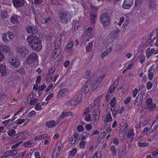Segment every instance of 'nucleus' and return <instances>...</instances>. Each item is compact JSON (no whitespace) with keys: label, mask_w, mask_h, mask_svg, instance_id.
<instances>
[{"label":"nucleus","mask_w":158,"mask_h":158,"mask_svg":"<svg viewBox=\"0 0 158 158\" xmlns=\"http://www.w3.org/2000/svg\"><path fill=\"white\" fill-rule=\"evenodd\" d=\"M43 2V0H34V3L35 5L40 4Z\"/></svg>","instance_id":"63"},{"label":"nucleus","mask_w":158,"mask_h":158,"mask_svg":"<svg viewBox=\"0 0 158 158\" xmlns=\"http://www.w3.org/2000/svg\"><path fill=\"white\" fill-rule=\"evenodd\" d=\"M148 3L149 8L151 9H153L156 6L155 0H149Z\"/></svg>","instance_id":"23"},{"label":"nucleus","mask_w":158,"mask_h":158,"mask_svg":"<svg viewBox=\"0 0 158 158\" xmlns=\"http://www.w3.org/2000/svg\"><path fill=\"white\" fill-rule=\"evenodd\" d=\"M45 125L48 128H52L56 125V123L54 120H52L47 122Z\"/></svg>","instance_id":"18"},{"label":"nucleus","mask_w":158,"mask_h":158,"mask_svg":"<svg viewBox=\"0 0 158 158\" xmlns=\"http://www.w3.org/2000/svg\"><path fill=\"white\" fill-rule=\"evenodd\" d=\"M46 82H50L52 79V76L50 75H48L46 76L45 78Z\"/></svg>","instance_id":"46"},{"label":"nucleus","mask_w":158,"mask_h":158,"mask_svg":"<svg viewBox=\"0 0 158 158\" xmlns=\"http://www.w3.org/2000/svg\"><path fill=\"white\" fill-rule=\"evenodd\" d=\"M134 135V131L133 129H131L128 131L127 134V137L128 138H129L130 137H133Z\"/></svg>","instance_id":"34"},{"label":"nucleus","mask_w":158,"mask_h":158,"mask_svg":"<svg viewBox=\"0 0 158 158\" xmlns=\"http://www.w3.org/2000/svg\"><path fill=\"white\" fill-rule=\"evenodd\" d=\"M77 152V149L74 148L73 149L72 151H70L69 154L72 157L74 156Z\"/></svg>","instance_id":"38"},{"label":"nucleus","mask_w":158,"mask_h":158,"mask_svg":"<svg viewBox=\"0 0 158 158\" xmlns=\"http://www.w3.org/2000/svg\"><path fill=\"white\" fill-rule=\"evenodd\" d=\"M25 0H12L14 6L16 8L21 7L24 5Z\"/></svg>","instance_id":"9"},{"label":"nucleus","mask_w":158,"mask_h":158,"mask_svg":"<svg viewBox=\"0 0 158 158\" xmlns=\"http://www.w3.org/2000/svg\"><path fill=\"white\" fill-rule=\"evenodd\" d=\"M156 122V121H153L151 127L150 128V131L151 133H153L157 128L158 127V124H155V126L153 127V124Z\"/></svg>","instance_id":"26"},{"label":"nucleus","mask_w":158,"mask_h":158,"mask_svg":"<svg viewBox=\"0 0 158 158\" xmlns=\"http://www.w3.org/2000/svg\"><path fill=\"white\" fill-rule=\"evenodd\" d=\"M91 17L90 19L91 22L92 23H94L96 19L97 15L95 14H90Z\"/></svg>","instance_id":"35"},{"label":"nucleus","mask_w":158,"mask_h":158,"mask_svg":"<svg viewBox=\"0 0 158 158\" xmlns=\"http://www.w3.org/2000/svg\"><path fill=\"white\" fill-rule=\"evenodd\" d=\"M103 78V76H102L97 79L94 75L91 76L90 78L88 79L84 86V93L86 94L89 92L95 90Z\"/></svg>","instance_id":"1"},{"label":"nucleus","mask_w":158,"mask_h":158,"mask_svg":"<svg viewBox=\"0 0 158 158\" xmlns=\"http://www.w3.org/2000/svg\"><path fill=\"white\" fill-rule=\"evenodd\" d=\"M55 47L56 48H61V39L59 40L56 39L55 41Z\"/></svg>","instance_id":"22"},{"label":"nucleus","mask_w":158,"mask_h":158,"mask_svg":"<svg viewBox=\"0 0 158 158\" xmlns=\"http://www.w3.org/2000/svg\"><path fill=\"white\" fill-rule=\"evenodd\" d=\"M138 145L140 147H144L148 146L149 143L146 142H139Z\"/></svg>","instance_id":"33"},{"label":"nucleus","mask_w":158,"mask_h":158,"mask_svg":"<svg viewBox=\"0 0 158 158\" xmlns=\"http://www.w3.org/2000/svg\"><path fill=\"white\" fill-rule=\"evenodd\" d=\"M22 134L21 132H20L16 135H14L13 137V139L14 140H18L23 137Z\"/></svg>","instance_id":"27"},{"label":"nucleus","mask_w":158,"mask_h":158,"mask_svg":"<svg viewBox=\"0 0 158 158\" xmlns=\"http://www.w3.org/2000/svg\"><path fill=\"white\" fill-rule=\"evenodd\" d=\"M86 142L85 141H81L79 143V146L80 148H85Z\"/></svg>","instance_id":"56"},{"label":"nucleus","mask_w":158,"mask_h":158,"mask_svg":"<svg viewBox=\"0 0 158 158\" xmlns=\"http://www.w3.org/2000/svg\"><path fill=\"white\" fill-rule=\"evenodd\" d=\"M146 85L147 88L148 90L151 89L152 86V83L150 81L148 82L146 84Z\"/></svg>","instance_id":"49"},{"label":"nucleus","mask_w":158,"mask_h":158,"mask_svg":"<svg viewBox=\"0 0 158 158\" xmlns=\"http://www.w3.org/2000/svg\"><path fill=\"white\" fill-rule=\"evenodd\" d=\"M92 31H87V30L86 31V35L88 36L89 37L91 38L93 36V34L92 33Z\"/></svg>","instance_id":"60"},{"label":"nucleus","mask_w":158,"mask_h":158,"mask_svg":"<svg viewBox=\"0 0 158 158\" xmlns=\"http://www.w3.org/2000/svg\"><path fill=\"white\" fill-rule=\"evenodd\" d=\"M112 118L111 116L110 112L108 113L106 115L105 119L106 122L108 123L109 122H111L112 120Z\"/></svg>","instance_id":"29"},{"label":"nucleus","mask_w":158,"mask_h":158,"mask_svg":"<svg viewBox=\"0 0 158 158\" xmlns=\"http://www.w3.org/2000/svg\"><path fill=\"white\" fill-rule=\"evenodd\" d=\"M67 92V90L66 89H63L59 90L58 92V94L57 95V98H60L64 94H66Z\"/></svg>","instance_id":"21"},{"label":"nucleus","mask_w":158,"mask_h":158,"mask_svg":"<svg viewBox=\"0 0 158 158\" xmlns=\"http://www.w3.org/2000/svg\"><path fill=\"white\" fill-rule=\"evenodd\" d=\"M11 156H14L17 154L18 151L16 149H13L10 150Z\"/></svg>","instance_id":"52"},{"label":"nucleus","mask_w":158,"mask_h":158,"mask_svg":"<svg viewBox=\"0 0 158 158\" xmlns=\"http://www.w3.org/2000/svg\"><path fill=\"white\" fill-rule=\"evenodd\" d=\"M52 22V19L50 17L44 18L43 19L42 22L43 23L49 24Z\"/></svg>","instance_id":"31"},{"label":"nucleus","mask_w":158,"mask_h":158,"mask_svg":"<svg viewBox=\"0 0 158 158\" xmlns=\"http://www.w3.org/2000/svg\"><path fill=\"white\" fill-rule=\"evenodd\" d=\"M14 37V34L11 32L7 31L3 34L2 36V41L5 43L11 42Z\"/></svg>","instance_id":"4"},{"label":"nucleus","mask_w":158,"mask_h":158,"mask_svg":"<svg viewBox=\"0 0 158 158\" xmlns=\"http://www.w3.org/2000/svg\"><path fill=\"white\" fill-rule=\"evenodd\" d=\"M33 95H30L28 97V98L27 99V102H28L29 104L31 105H32V101L33 100Z\"/></svg>","instance_id":"41"},{"label":"nucleus","mask_w":158,"mask_h":158,"mask_svg":"<svg viewBox=\"0 0 158 158\" xmlns=\"http://www.w3.org/2000/svg\"><path fill=\"white\" fill-rule=\"evenodd\" d=\"M38 59L37 55L36 53H33L28 57L25 61V62L30 66L31 64L34 63Z\"/></svg>","instance_id":"6"},{"label":"nucleus","mask_w":158,"mask_h":158,"mask_svg":"<svg viewBox=\"0 0 158 158\" xmlns=\"http://www.w3.org/2000/svg\"><path fill=\"white\" fill-rule=\"evenodd\" d=\"M116 103V98H113L110 102V106L112 107H114Z\"/></svg>","instance_id":"37"},{"label":"nucleus","mask_w":158,"mask_h":158,"mask_svg":"<svg viewBox=\"0 0 158 158\" xmlns=\"http://www.w3.org/2000/svg\"><path fill=\"white\" fill-rule=\"evenodd\" d=\"M77 129L79 132H81L83 131L84 129L83 126L81 125L78 126L77 127Z\"/></svg>","instance_id":"61"},{"label":"nucleus","mask_w":158,"mask_h":158,"mask_svg":"<svg viewBox=\"0 0 158 158\" xmlns=\"http://www.w3.org/2000/svg\"><path fill=\"white\" fill-rule=\"evenodd\" d=\"M73 41H71L70 42V43L67 46V51L68 52H70L71 50V48L73 47Z\"/></svg>","instance_id":"39"},{"label":"nucleus","mask_w":158,"mask_h":158,"mask_svg":"<svg viewBox=\"0 0 158 158\" xmlns=\"http://www.w3.org/2000/svg\"><path fill=\"white\" fill-rule=\"evenodd\" d=\"M152 70H149L148 71V77L150 80H151L153 76V73L151 71Z\"/></svg>","instance_id":"47"},{"label":"nucleus","mask_w":158,"mask_h":158,"mask_svg":"<svg viewBox=\"0 0 158 158\" xmlns=\"http://www.w3.org/2000/svg\"><path fill=\"white\" fill-rule=\"evenodd\" d=\"M152 158H158V150H156L152 153Z\"/></svg>","instance_id":"43"},{"label":"nucleus","mask_w":158,"mask_h":158,"mask_svg":"<svg viewBox=\"0 0 158 158\" xmlns=\"http://www.w3.org/2000/svg\"><path fill=\"white\" fill-rule=\"evenodd\" d=\"M110 152L113 156H116L117 154V150L114 146H111L110 148Z\"/></svg>","instance_id":"17"},{"label":"nucleus","mask_w":158,"mask_h":158,"mask_svg":"<svg viewBox=\"0 0 158 158\" xmlns=\"http://www.w3.org/2000/svg\"><path fill=\"white\" fill-rule=\"evenodd\" d=\"M36 114V113L34 110H32L28 114V117L29 118H30L31 117L33 116H35Z\"/></svg>","instance_id":"51"},{"label":"nucleus","mask_w":158,"mask_h":158,"mask_svg":"<svg viewBox=\"0 0 158 158\" xmlns=\"http://www.w3.org/2000/svg\"><path fill=\"white\" fill-rule=\"evenodd\" d=\"M47 134H44L42 135H40L36 136L35 138V140L36 141L41 140L43 139L49 138Z\"/></svg>","instance_id":"20"},{"label":"nucleus","mask_w":158,"mask_h":158,"mask_svg":"<svg viewBox=\"0 0 158 158\" xmlns=\"http://www.w3.org/2000/svg\"><path fill=\"white\" fill-rule=\"evenodd\" d=\"M133 0H125L122 7L124 9H129L132 5Z\"/></svg>","instance_id":"10"},{"label":"nucleus","mask_w":158,"mask_h":158,"mask_svg":"<svg viewBox=\"0 0 158 158\" xmlns=\"http://www.w3.org/2000/svg\"><path fill=\"white\" fill-rule=\"evenodd\" d=\"M27 40L33 49L39 51L42 48L41 43L36 36L31 35L27 38Z\"/></svg>","instance_id":"2"},{"label":"nucleus","mask_w":158,"mask_h":158,"mask_svg":"<svg viewBox=\"0 0 158 158\" xmlns=\"http://www.w3.org/2000/svg\"><path fill=\"white\" fill-rule=\"evenodd\" d=\"M16 133V132L14 130H9L8 132V135L9 136H11Z\"/></svg>","instance_id":"53"},{"label":"nucleus","mask_w":158,"mask_h":158,"mask_svg":"<svg viewBox=\"0 0 158 158\" xmlns=\"http://www.w3.org/2000/svg\"><path fill=\"white\" fill-rule=\"evenodd\" d=\"M93 43L92 42H90L88 44L86 48V50L87 52L90 51L93 48Z\"/></svg>","instance_id":"30"},{"label":"nucleus","mask_w":158,"mask_h":158,"mask_svg":"<svg viewBox=\"0 0 158 158\" xmlns=\"http://www.w3.org/2000/svg\"><path fill=\"white\" fill-rule=\"evenodd\" d=\"M131 98L130 97H128L126 98V99L124 100V103L125 104H128L131 101Z\"/></svg>","instance_id":"55"},{"label":"nucleus","mask_w":158,"mask_h":158,"mask_svg":"<svg viewBox=\"0 0 158 158\" xmlns=\"http://www.w3.org/2000/svg\"><path fill=\"white\" fill-rule=\"evenodd\" d=\"M11 48L9 46L3 45H0V51L5 53L6 55L8 56L11 55Z\"/></svg>","instance_id":"7"},{"label":"nucleus","mask_w":158,"mask_h":158,"mask_svg":"<svg viewBox=\"0 0 158 158\" xmlns=\"http://www.w3.org/2000/svg\"><path fill=\"white\" fill-rule=\"evenodd\" d=\"M0 72L2 76H6L7 73V70H0Z\"/></svg>","instance_id":"58"},{"label":"nucleus","mask_w":158,"mask_h":158,"mask_svg":"<svg viewBox=\"0 0 158 158\" xmlns=\"http://www.w3.org/2000/svg\"><path fill=\"white\" fill-rule=\"evenodd\" d=\"M100 20L103 25L107 26L110 24V18L106 13L102 14L100 17Z\"/></svg>","instance_id":"5"},{"label":"nucleus","mask_w":158,"mask_h":158,"mask_svg":"<svg viewBox=\"0 0 158 158\" xmlns=\"http://www.w3.org/2000/svg\"><path fill=\"white\" fill-rule=\"evenodd\" d=\"M158 29H156L155 31H154L153 32V33H152L150 36V40H151V41H152L153 40L155 39L156 38V36H155L154 35H153V34H156V32H157L156 34H158Z\"/></svg>","instance_id":"32"},{"label":"nucleus","mask_w":158,"mask_h":158,"mask_svg":"<svg viewBox=\"0 0 158 158\" xmlns=\"http://www.w3.org/2000/svg\"><path fill=\"white\" fill-rule=\"evenodd\" d=\"M59 19L61 23H67L71 19L72 16L68 12H59Z\"/></svg>","instance_id":"3"},{"label":"nucleus","mask_w":158,"mask_h":158,"mask_svg":"<svg viewBox=\"0 0 158 158\" xmlns=\"http://www.w3.org/2000/svg\"><path fill=\"white\" fill-rule=\"evenodd\" d=\"M79 135L76 132H74L73 135V136L74 137V141L76 142L77 140Z\"/></svg>","instance_id":"48"},{"label":"nucleus","mask_w":158,"mask_h":158,"mask_svg":"<svg viewBox=\"0 0 158 158\" xmlns=\"http://www.w3.org/2000/svg\"><path fill=\"white\" fill-rule=\"evenodd\" d=\"M15 62V63H14V64H13L12 66H13L15 68L18 67L20 65V63L19 60L18 59Z\"/></svg>","instance_id":"57"},{"label":"nucleus","mask_w":158,"mask_h":158,"mask_svg":"<svg viewBox=\"0 0 158 158\" xmlns=\"http://www.w3.org/2000/svg\"><path fill=\"white\" fill-rule=\"evenodd\" d=\"M21 19L20 16L16 15H14L12 16L10 19V22L13 24L17 23Z\"/></svg>","instance_id":"11"},{"label":"nucleus","mask_w":158,"mask_h":158,"mask_svg":"<svg viewBox=\"0 0 158 158\" xmlns=\"http://www.w3.org/2000/svg\"><path fill=\"white\" fill-rule=\"evenodd\" d=\"M65 114H66V112H63L62 113L58 118L57 120L56 121L57 124H61L63 122L64 118L67 117V116L65 115Z\"/></svg>","instance_id":"14"},{"label":"nucleus","mask_w":158,"mask_h":158,"mask_svg":"<svg viewBox=\"0 0 158 158\" xmlns=\"http://www.w3.org/2000/svg\"><path fill=\"white\" fill-rule=\"evenodd\" d=\"M18 59L17 58H12L10 59V64L11 66H12L14 64V63H15L16 61Z\"/></svg>","instance_id":"45"},{"label":"nucleus","mask_w":158,"mask_h":158,"mask_svg":"<svg viewBox=\"0 0 158 158\" xmlns=\"http://www.w3.org/2000/svg\"><path fill=\"white\" fill-rule=\"evenodd\" d=\"M61 48H55V49L52 53L53 56H58L61 53Z\"/></svg>","instance_id":"25"},{"label":"nucleus","mask_w":158,"mask_h":158,"mask_svg":"<svg viewBox=\"0 0 158 158\" xmlns=\"http://www.w3.org/2000/svg\"><path fill=\"white\" fill-rule=\"evenodd\" d=\"M90 8L91 9L93 13H95L98 11V7L94 6L92 5L90 6Z\"/></svg>","instance_id":"36"},{"label":"nucleus","mask_w":158,"mask_h":158,"mask_svg":"<svg viewBox=\"0 0 158 158\" xmlns=\"http://www.w3.org/2000/svg\"><path fill=\"white\" fill-rule=\"evenodd\" d=\"M154 52V49L153 48H147L146 51V56L147 59L149 58L150 57L152 56Z\"/></svg>","instance_id":"15"},{"label":"nucleus","mask_w":158,"mask_h":158,"mask_svg":"<svg viewBox=\"0 0 158 158\" xmlns=\"http://www.w3.org/2000/svg\"><path fill=\"white\" fill-rule=\"evenodd\" d=\"M91 118V117L90 116V114H88V115L85 117V119L87 121H89L90 120Z\"/></svg>","instance_id":"64"},{"label":"nucleus","mask_w":158,"mask_h":158,"mask_svg":"<svg viewBox=\"0 0 158 158\" xmlns=\"http://www.w3.org/2000/svg\"><path fill=\"white\" fill-rule=\"evenodd\" d=\"M94 113L95 115L97 118H98L100 115V109L99 108H98L94 110Z\"/></svg>","instance_id":"42"},{"label":"nucleus","mask_w":158,"mask_h":158,"mask_svg":"<svg viewBox=\"0 0 158 158\" xmlns=\"http://www.w3.org/2000/svg\"><path fill=\"white\" fill-rule=\"evenodd\" d=\"M34 144V141L32 140H29L27 142H25L24 143V146L27 147H30Z\"/></svg>","instance_id":"24"},{"label":"nucleus","mask_w":158,"mask_h":158,"mask_svg":"<svg viewBox=\"0 0 158 158\" xmlns=\"http://www.w3.org/2000/svg\"><path fill=\"white\" fill-rule=\"evenodd\" d=\"M27 31L28 33L33 35L37 32V30L36 27L34 26H31L28 27L27 28Z\"/></svg>","instance_id":"12"},{"label":"nucleus","mask_w":158,"mask_h":158,"mask_svg":"<svg viewBox=\"0 0 158 158\" xmlns=\"http://www.w3.org/2000/svg\"><path fill=\"white\" fill-rule=\"evenodd\" d=\"M26 48L24 47H20L17 48V52L20 55L23 54H26Z\"/></svg>","instance_id":"19"},{"label":"nucleus","mask_w":158,"mask_h":158,"mask_svg":"<svg viewBox=\"0 0 158 158\" xmlns=\"http://www.w3.org/2000/svg\"><path fill=\"white\" fill-rule=\"evenodd\" d=\"M60 147L59 145L56 149L54 150L52 153L53 158H57L60 152Z\"/></svg>","instance_id":"16"},{"label":"nucleus","mask_w":158,"mask_h":158,"mask_svg":"<svg viewBox=\"0 0 158 158\" xmlns=\"http://www.w3.org/2000/svg\"><path fill=\"white\" fill-rule=\"evenodd\" d=\"M80 136L82 140H85L88 137V133L86 132H84L81 134Z\"/></svg>","instance_id":"40"},{"label":"nucleus","mask_w":158,"mask_h":158,"mask_svg":"<svg viewBox=\"0 0 158 158\" xmlns=\"http://www.w3.org/2000/svg\"><path fill=\"white\" fill-rule=\"evenodd\" d=\"M78 93L79 94V95H76V98H76L73 100H72V102H73V105L77 104L81 100L82 92L81 91H79Z\"/></svg>","instance_id":"13"},{"label":"nucleus","mask_w":158,"mask_h":158,"mask_svg":"<svg viewBox=\"0 0 158 158\" xmlns=\"http://www.w3.org/2000/svg\"><path fill=\"white\" fill-rule=\"evenodd\" d=\"M36 110H40L42 109V107L39 103H37L35 108Z\"/></svg>","instance_id":"50"},{"label":"nucleus","mask_w":158,"mask_h":158,"mask_svg":"<svg viewBox=\"0 0 158 158\" xmlns=\"http://www.w3.org/2000/svg\"><path fill=\"white\" fill-rule=\"evenodd\" d=\"M25 121V120L24 119H18L17 120L16 123L20 125L23 123Z\"/></svg>","instance_id":"59"},{"label":"nucleus","mask_w":158,"mask_h":158,"mask_svg":"<svg viewBox=\"0 0 158 158\" xmlns=\"http://www.w3.org/2000/svg\"><path fill=\"white\" fill-rule=\"evenodd\" d=\"M156 105L154 103L149 105L148 107V109L150 111H153L156 108Z\"/></svg>","instance_id":"28"},{"label":"nucleus","mask_w":158,"mask_h":158,"mask_svg":"<svg viewBox=\"0 0 158 158\" xmlns=\"http://www.w3.org/2000/svg\"><path fill=\"white\" fill-rule=\"evenodd\" d=\"M109 130V129L108 128H106L105 130L102 133V135L103 137H105L106 136Z\"/></svg>","instance_id":"62"},{"label":"nucleus","mask_w":158,"mask_h":158,"mask_svg":"<svg viewBox=\"0 0 158 158\" xmlns=\"http://www.w3.org/2000/svg\"><path fill=\"white\" fill-rule=\"evenodd\" d=\"M126 145L124 144L118 151V155L120 158H123L126 154Z\"/></svg>","instance_id":"8"},{"label":"nucleus","mask_w":158,"mask_h":158,"mask_svg":"<svg viewBox=\"0 0 158 158\" xmlns=\"http://www.w3.org/2000/svg\"><path fill=\"white\" fill-rule=\"evenodd\" d=\"M116 88V85H113L110 86L109 91V93L111 94L115 89Z\"/></svg>","instance_id":"44"},{"label":"nucleus","mask_w":158,"mask_h":158,"mask_svg":"<svg viewBox=\"0 0 158 158\" xmlns=\"http://www.w3.org/2000/svg\"><path fill=\"white\" fill-rule=\"evenodd\" d=\"M46 88V85L45 84H44L43 85L40 86L39 88L38 91L40 92L44 90Z\"/></svg>","instance_id":"54"}]
</instances>
